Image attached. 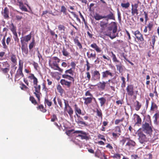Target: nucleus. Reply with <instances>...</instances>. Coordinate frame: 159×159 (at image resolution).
I'll return each instance as SVG.
<instances>
[{
	"label": "nucleus",
	"mask_w": 159,
	"mask_h": 159,
	"mask_svg": "<svg viewBox=\"0 0 159 159\" xmlns=\"http://www.w3.org/2000/svg\"><path fill=\"white\" fill-rule=\"evenodd\" d=\"M28 78L30 80H33V84L34 85V88L35 89V91L34 92V94L37 98L38 101H39L40 97L42 96V94L40 92L41 86L40 85H38V80L34 75L32 73L29 74Z\"/></svg>",
	"instance_id": "1"
},
{
	"label": "nucleus",
	"mask_w": 159,
	"mask_h": 159,
	"mask_svg": "<svg viewBox=\"0 0 159 159\" xmlns=\"http://www.w3.org/2000/svg\"><path fill=\"white\" fill-rule=\"evenodd\" d=\"M60 59L57 57H54L49 60L48 63L51 68L55 70H57L60 73H62L63 70L60 68L58 63L60 62Z\"/></svg>",
	"instance_id": "2"
},
{
	"label": "nucleus",
	"mask_w": 159,
	"mask_h": 159,
	"mask_svg": "<svg viewBox=\"0 0 159 159\" xmlns=\"http://www.w3.org/2000/svg\"><path fill=\"white\" fill-rule=\"evenodd\" d=\"M94 18L96 20H98L103 18L105 19L106 21H108L109 20H115V17L114 14L111 11L107 15L102 16L98 13H96L94 16Z\"/></svg>",
	"instance_id": "3"
},
{
	"label": "nucleus",
	"mask_w": 159,
	"mask_h": 159,
	"mask_svg": "<svg viewBox=\"0 0 159 159\" xmlns=\"http://www.w3.org/2000/svg\"><path fill=\"white\" fill-rule=\"evenodd\" d=\"M23 63L21 62L20 60L19 63V67L16 71L15 76V81H18L22 78L24 77V75L23 73Z\"/></svg>",
	"instance_id": "4"
},
{
	"label": "nucleus",
	"mask_w": 159,
	"mask_h": 159,
	"mask_svg": "<svg viewBox=\"0 0 159 159\" xmlns=\"http://www.w3.org/2000/svg\"><path fill=\"white\" fill-rule=\"evenodd\" d=\"M6 34L3 37L1 41L3 48L5 50L8 49V46L11 44L12 40V36L10 35L6 38Z\"/></svg>",
	"instance_id": "5"
},
{
	"label": "nucleus",
	"mask_w": 159,
	"mask_h": 159,
	"mask_svg": "<svg viewBox=\"0 0 159 159\" xmlns=\"http://www.w3.org/2000/svg\"><path fill=\"white\" fill-rule=\"evenodd\" d=\"M141 129L144 133L149 135L152 134L153 131L151 124L146 122L143 124Z\"/></svg>",
	"instance_id": "6"
},
{
	"label": "nucleus",
	"mask_w": 159,
	"mask_h": 159,
	"mask_svg": "<svg viewBox=\"0 0 159 159\" xmlns=\"http://www.w3.org/2000/svg\"><path fill=\"white\" fill-rule=\"evenodd\" d=\"M113 25H115L114 27L113 28L112 31H109L108 30L106 32L104 33L105 35L107 36L110 37L111 39H113L115 38L117 36L115 34L117 31V26L116 25V23L115 22H113Z\"/></svg>",
	"instance_id": "7"
},
{
	"label": "nucleus",
	"mask_w": 159,
	"mask_h": 159,
	"mask_svg": "<svg viewBox=\"0 0 159 159\" xmlns=\"http://www.w3.org/2000/svg\"><path fill=\"white\" fill-rule=\"evenodd\" d=\"M73 73L74 71L72 70V68H70L66 70L65 71V74L62 75V77L74 82V77L71 76L73 75Z\"/></svg>",
	"instance_id": "8"
},
{
	"label": "nucleus",
	"mask_w": 159,
	"mask_h": 159,
	"mask_svg": "<svg viewBox=\"0 0 159 159\" xmlns=\"http://www.w3.org/2000/svg\"><path fill=\"white\" fill-rule=\"evenodd\" d=\"M10 65L7 61L0 62V68L4 74L7 73L10 70Z\"/></svg>",
	"instance_id": "9"
},
{
	"label": "nucleus",
	"mask_w": 159,
	"mask_h": 159,
	"mask_svg": "<svg viewBox=\"0 0 159 159\" xmlns=\"http://www.w3.org/2000/svg\"><path fill=\"white\" fill-rule=\"evenodd\" d=\"M126 94L129 96H132L134 94V86L132 84L127 85L126 89Z\"/></svg>",
	"instance_id": "10"
},
{
	"label": "nucleus",
	"mask_w": 159,
	"mask_h": 159,
	"mask_svg": "<svg viewBox=\"0 0 159 159\" xmlns=\"http://www.w3.org/2000/svg\"><path fill=\"white\" fill-rule=\"evenodd\" d=\"M114 132L112 133V136L114 138H116L120 135L121 131L120 127L119 126H116L114 129Z\"/></svg>",
	"instance_id": "11"
},
{
	"label": "nucleus",
	"mask_w": 159,
	"mask_h": 159,
	"mask_svg": "<svg viewBox=\"0 0 159 159\" xmlns=\"http://www.w3.org/2000/svg\"><path fill=\"white\" fill-rule=\"evenodd\" d=\"M139 2V1H138L137 3L132 4L131 14L132 16H134L135 15H137L138 14L139 12L138 7Z\"/></svg>",
	"instance_id": "12"
},
{
	"label": "nucleus",
	"mask_w": 159,
	"mask_h": 159,
	"mask_svg": "<svg viewBox=\"0 0 159 159\" xmlns=\"http://www.w3.org/2000/svg\"><path fill=\"white\" fill-rule=\"evenodd\" d=\"M80 115H77V120L76 121L77 123L79 125H81V126H82L83 125L84 126H88V124L85 121H83V119L80 116Z\"/></svg>",
	"instance_id": "13"
},
{
	"label": "nucleus",
	"mask_w": 159,
	"mask_h": 159,
	"mask_svg": "<svg viewBox=\"0 0 159 159\" xmlns=\"http://www.w3.org/2000/svg\"><path fill=\"white\" fill-rule=\"evenodd\" d=\"M100 76V73L97 70L94 71L92 75V80L93 81L99 80Z\"/></svg>",
	"instance_id": "14"
},
{
	"label": "nucleus",
	"mask_w": 159,
	"mask_h": 159,
	"mask_svg": "<svg viewBox=\"0 0 159 159\" xmlns=\"http://www.w3.org/2000/svg\"><path fill=\"white\" fill-rule=\"evenodd\" d=\"M136 143L133 140L130 139L129 138L127 140L125 146L127 149L129 150L131 148H132L134 147L136 145Z\"/></svg>",
	"instance_id": "15"
},
{
	"label": "nucleus",
	"mask_w": 159,
	"mask_h": 159,
	"mask_svg": "<svg viewBox=\"0 0 159 159\" xmlns=\"http://www.w3.org/2000/svg\"><path fill=\"white\" fill-rule=\"evenodd\" d=\"M134 34L138 41L143 42L144 41L143 36L139 31L137 30L135 31Z\"/></svg>",
	"instance_id": "16"
},
{
	"label": "nucleus",
	"mask_w": 159,
	"mask_h": 159,
	"mask_svg": "<svg viewBox=\"0 0 159 159\" xmlns=\"http://www.w3.org/2000/svg\"><path fill=\"white\" fill-rule=\"evenodd\" d=\"M134 121L135 122V125L138 126L141 125L142 123V119L140 116L136 114H134Z\"/></svg>",
	"instance_id": "17"
},
{
	"label": "nucleus",
	"mask_w": 159,
	"mask_h": 159,
	"mask_svg": "<svg viewBox=\"0 0 159 159\" xmlns=\"http://www.w3.org/2000/svg\"><path fill=\"white\" fill-rule=\"evenodd\" d=\"M31 38V35L30 34L23 37L20 38V42L21 44H25V42H28L30 40Z\"/></svg>",
	"instance_id": "18"
},
{
	"label": "nucleus",
	"mask_w": 159,
	"mask_h": 159,
	"mask_svg": "<svg viewBox=\"0 0 159 159\" xmlns=\"http://www.w3.org/2000/svg\"><path fill=\"white\" fill-rule=\"evenodd\" d=\"M102 78H107L108 76H113V73L110 70H106L102 73Z\"/></svg>",
	"instance_id": "19"
},
{
	"label": "nucleus",
	"mask_w": 159,
	"mask_h": 159,
	"mask_svg": "<svg viewBox=\"0 0 159 159\" xmlns=\"http://www.w3.org/2000/svg\"><path fill=\"white\" fill-rule=\"evenodd\" d=\"M137 134L139 140L141 143H143L146 139V135L143 132L139 131H138Z\"/></svg>",
	"instance_id": "20"
},
{
	"label": "nucleus",
	"mask_w": 159,
	"mask_h": 159,
	"mask_svg": "<svg viewBox=\"0 0 159 159\" xmlns=\"http://www.w3.org/2000/svg\"><path fill=\"white\" fill-rule=\"evenodd\" d=\"M2 14L4 19H8L9 18V11L7 7H5L3 11L2 12Z\"/></svg>",
	"instance_id": "21"
},
{
	"label": "nucleus",
	"mask_w": 159,
	"mask_h": 159,
	"mask_svg": "<svg viewBox=\"0 0 159 159\" xmlns=\"http://www.w3.org/2000/svg\"><path fill=\"white\" fill-rule=\"evenodd\" d=\"M90 47L94 49L97 53H100L102 52V50L101 48L99 47L95 43H93L92 44L90 45Z\"/></svg>",
	"instance_id": "22"
},
{
	"label": "nucleus",
	"mask_w": 159,
	"mask_h": 159,
	"mask_svg": "<svg viewBox=\"0 0 159 159\" xmlns=\"http://www.w3.org/2000/svg\"><path fill=\"white\" fill-rule=\"evenodd\" d=\"M60 82L61 84L63 86H65L69 88L70 87L71 82L68 81L65 79H61Z\"/></svg>",
	"instance_id": "23"
},
{
	"label": "nucleus",
	"mask_w": 159,
	"mask_h": 159,
	"mask_svg": "<svg viewBox=\"0 0 159 159\" xmlns=\"http://www.w3.org/2000/svg\"><path fill=\"white\" fill-rule=\"evenodd\" d=\"M18 3L17 5L19 6V8L23 11L27 12L28 10L24 4L23 2L21 1H19L18 0Z\"/></svg>",
	"instance_id": "24"
},
{
	"label": "nucleus",
	"mask_w": 159,
	"mask_h": 159,
	"mask_svg": "<svg viewBox=\"0 0 159 159\" xmlns=\"http://www.w3.org/2000/svg\"><path fill=\"white\" fill-rule=\"evenodd\" d=\"M74 111L76 115H84V113H82V111L81 109L78 107L76 104H75L74 105Z\"/></svg>",
	"instance_id": "25"
},
{
	"label": "nucleus",
	"mask_w": 159,
	"mask_h": 159,
	"mask_svg": "<svg viewBox=\"0 0 159 159\" xmlns=\"http://www.w3.org/2000/svg\"><path fill=\"white\" fill-rule=\"evenodd\" d=\"M61 52L62 55L64 56L67 57H70V53L69 52L67 49L65 48V47H63L61 50Z\"/></svg>",
	"instance_id": "26"
},
{
	"label": "nucleus",
	"mask_w": 159,
	"mask_h": 159,
	"mask_svg": "<svg viewBox=\"0 0 159 159\" xmlns=\"http://www.w3.org/2000/svg\"><path fill=\"white\" fill-rule=\"evenodd\" d=\"M106 83L105 81L100 82L97 84L98 89L102 90H104L105 89Z\"/></svg>",
	"instance_id": "27"
},
{
	"label": "nucleus",
	"mask_w": 159,
	"mask_h": 159,
	"mask_svg": "<svg viewBox=\"0 0 159 159\" xmlns=\"http://www.w3.org/2000/svg\"><path fill=\"white\" fill-rule=\"evenodd\" d=\"M117 70L120 73H122L124 70L125 67L123 65L120 63L119 65H116Z\"/></svg>",
	"instance_id": "28"
},
{
	"label": "nucleus",
	"mask_w": 159,
	"mask_h": 159,
	"mask_svg": "<svg viewBox=\"0 0 159 159\" xmlns=\"http://www.w3.org/2000/svg\"><path fill=\"white\" fill-rule=\"evenodd\" d=\"M21 44V49L22 52L27 55L28 53V50L27 45H25V44Z\"/></svg>",
	"instance_id": "29"
},
{
	"label": "nucleus",
	"mask_w": 159,
	"mask_h": 159,
	"mask_svg": "<svg viewBox=\"0 0 159 159\" xmlns=\"http://www.w3.org/2000/svg\"><path fill=\"white\" fill-rule=\"evenodd\" d=\"M83 98L84 100V103L86 105L91 103L93 100V97H83Z\"/></svg>",
	"instance_id": "30"
},
{
	"label": "nucleus",
	"mask_w": 159,
	"mask_h": 159,
	"mask_svg": "<svg viewBox=\"0 0 159 159\" xmlns=\"http://www.w3.org/2000/svg\"><path fill=\"white\" fill-rule=\"evenodd\" d=\"M9 29L12 32L13 34L17 33L16 27L12 23L9 25Z\"/></svg>",
	"instance_id": "31"
},
{
	"label": "nucleus",
	"mask_w": 159,
	"mask_h": 159,
	"mask_svg": "<svg viewBox=\"0 0 159 159\" xmlns=\"http://www.w3.org/2000/svg\"><path fill=\"white\" fill-rule=\"evenodd\" d=\"M158 109V106H157L156 103L153 101L151 102V105L150 108V111H154L157 110Z\"/></svg>",
	"instance_id": "32"
},
{
	"label": "nucleus",
	"mask_w": 159,
	"mask_h": 159,
	"mask_svg": "<svg viewBox=\"0 0 159 159\" xmlns=\"http://www.w3.org/2000/svg\"><path fill=\"white\" fill-rule=\"evenodd\" d=\"M66 29V27L63 24H59L58 26V29L61 33H64Z\"/></svg>",
	"instance_id": "33"
},
{
	"label": "nucleus",
	"mask_w": 159,
	"mask_h": 159,
	"mask_svg": "<svg viewBox=\"0 0 159 159\" xmlns=\"http://www.w3.org/2000/svg\"><path fill=\"white\" fill-rule=\"evenodd\" d=\"M37 109L38 110H39L43 113H45L47 111V110L44 107V106L42 104H40L38 105L36 107Z\"/></svg>",
	"instance_id": "34"
},
{
	"label": "nucleus",
	"mask_w": 159,
	"mask_h": 159,
	"mask_svg": "<svg viewBox=\"0 0 159 159\" xmlns=\"http://www.w3.org/2000/svg\"><path fill=\"white\" fill-rule=\"evenodd\" d=\"M110 53L111 54V57L112 58L113 61L114 62H119V61L117 59L116 55L112 51Z\"/></svg>",
	"instance_id": "35"
},
{
	"label": "nucleus",
	"mask_w": 159,
	"mask_h": 159,
	"mask_svg": "<svg viewBox=\"0 0 159 159\" xmlns=\"http://www.w3.org/2000/svg\"><path fill=\"white\" fill-rule=\"evenodd\" d=\"M98 100L100 102L101 107L104 106L106 102V98L103 97L98 98Z\"/></svg>",
	"instance_id": "36"
},
{
	"label": "nucleus",
	"mask_w": 159,
	"mask_h": 159,
	"mask_svg": "<svg viewBox=\"0 0 159 159\" xmlns=\"http://www.w3.org/2000/svg\"><path fill=\"white\" fill-rule=\"evenodd\" d=\"M96 112L97 113V116L99 118H100L101 119H102V113L101 110L100 109H98V108H96Z\"/></svg>",
	"instance_id": "37"
},
{
	"label": "nucleus",
	"mask_w": 159,
	"mask_h": 159,
	"mask_svg": "<svg viewBox=\"0 0 159 159\" xmlns=\"http://www.w3.org/2000/svg\"><path fill=\"white\" fill-rule=\"evenodd\" d=\"M44 103L45 104H46L49 107L51 106L52 104V102L49 101L48 97H45Z\"/></svg>",
	"instance_id": "38"
},
{
	"label": "nucleus",
	"mask_w": 159,
	"mask_h": 159,
	"mask_svg": "<svg viewBox=\"0 0 159 159\" xmlns=\"http://www.w3.org/2000/svg\"><path fill=\"white\" fill-rule=\"evenodd\" d=\"M11 62L14 64L16 65L17 63V59L15 55L12 54L11 57Z\"/></svg>",
	"instance_id": "39"
},
{
	"label": "nucleus",
	"mask_w": 159,
	"mask_h": 159,
	"mask_svg": "<svg viewBox=\"0 0 159 159\" xmlns=\"http://www.w3.org/2000/svg\"><path fill=\"white\" fill-rule=\"evenodd\" d=\"M57 89L58 91L60 93V95H61L64 91V90L62 88L61 86L60 85H58Z\"/></svg>",
	"instance_id": "40"
},
{
	"label": "nucleus",
	"mask_w": 159,
	"mask_h": 159,
	"mask_svg": "<svg viewBox=\"0 0 159 159\" xmlns=\"http://www.w3.org/2000/svg\"><path fill=\"white\" fill-rule=\"evenodd\" d=\"M136 104L135 106V110L137 111H139L142 106L141 104L138 101H136Z\"/></svg>",
	"instance_id": "41"
},
{
	"label": "nucleus",
	"mask_w": 159,
	"mask_h": 159,
	"mask_svg": "<svg viewBox=\"0 0 159 159\" xmlns=\"http://www.w3.org/2000/svg\"><path fill=\"white\" fill-rule=\"evenodd\" d=\"M83 135L79 134L78 135V136L80 137L81 139H86L88 140L89 139V138L87 135V133L85 132V134H82Z\"/></svg>",
	"instance_id": "42"
},
{
	"label": "nucleus",
	"mask_w": 159,
	"mask_h": 159,
	"mask_svg": "<svg viewBox=\"0 0 159 159\" xmlns=\"http://www.w3.org/2000/svg\"><path fill=\"white\" fill-rule=\"evenodd\" d=\"M154 25L153 22L152 21L150 22L148 25L146 26L148 28V31H151L153 28Z\"/></svg>",
	"instance_id": "43"
},
{
	"label": "nucleus",
	"mask_w": 159,
	"mask_h": 159,
	"mask_svg": "<svg viewBox=\"0 0 159 159\" xmlns=\"http://www.w3.org/2000/svg\"><path fill=\"white\" fill-rule=\"evenodd\" d=\"M30 100L31 102V103L34 105L37 104V102L35 100V98L32 96L30 97Z\"/></svg>",
	"instance_id": "44"
},
{
	"label": "nucleus",
	"mask_w": 159,
	"mask_h": 159,
	"mask_svg": "<svg viewBox=\"0 0 159 159\" xmlns=\"http://www.w3.org/2000/svg\"><path fill=\"white\" fill-rule=\"evenodd\" d=\"M121 80L122 82L121 84V87L122 88H125L126 86L125 79L123 76L121 77Z\"/></svg>",
	"instance_id": "45"
},
{
	"label": "nucleus",
	"mask_w": 159,
	"mask_h": 159,
	"mask_svg": "<svg viewBox=\"0 0 159 159\" xmlns=\"http://www.w3.org/2000/svg\"><path fill=\"white\" fill-rule=\"evenodd\" d=\"M35 43L34 38L32 39V42L29 45V48L30 49H32L34 46H35Z\"/></svg>",
	"instance_id": "46"
},
{
	"label": "nucleus",
	"mask_w": 159,
	"mask_h": 159,
	"mask_svg": "<svg viewBox=\"0 0 159 159\" xmlns=\"http://www.w3.org/2000/svg\"><path fill=\"white\" fill-rule=\"evenodd\" d=\"M64 103L65 104V107L64 109V111H66L67 108L70 107L69 106L68 103V102L65 99H64Z\"/></svg>",
	"instance_id": "47"
},
{
	"label": "nucleus",
	"mask_w": 159,
	"mask_h": 159,
	"mask_svg": "<svg viewBox=\"0 0 159 159\" xmlns=\"http://www.w3.org/2000/svg\"><path fill=\"white\" fill-rule=\"evenodd\" d=\"M128 139L129 138L123 137L122 139L120 140V143L123 146L124 145L125 142L127 141Z\"/></svg>",
	"instance_id": "48"
},
{
	"label": "nucleus",
	"mask_w": 159,
	"mask_h": 159,
	"mask_svg": "<svg viewBox=\"0 0 159 159\" xmlns=\"http://www.w3.org/2000/svg\"><path fill=\"white\" fill-rule=\"evenodd\" d=\"M130 5L129 3L128 2L126 3H121V6L123 8H127L129 7Z\"/></svg>",
	"instance_id": "49"
},
{
	"label": "nucleus",
	"mask_w": 159,
	"mask_h": 159,
	"mask_svg": "<svg viewBox=\"0 0 159 159\" xmlns=\"http://www.w3.org/2000/svg\"><path fill=\"white\" fill-rule=\"evenodd\" d=\"M66 111H67L68 114L70 116H72L73 113V111L72 109V108L71 107H69L68 108V109H67V110Z\"/></svg>",
	"instance_id": "50"
},
{
	"label": "nucleus",
	"mask_w": 159,
	"mask_h": 159,
	"mask_svg": "<svg viewBox=\"0 0 159 159\" xmlns=\"http://www.w3.org/2000/svg\"><path fill=\"white\" fill-rule=\"evenodd\" d=\"M66 11L67 9L66 7L64 6H62L61 7V12H63L64 14L66 15Z\"/></svg>",
	"instance_id": "51"
},
{
	"label": "nucleus",
	"mask_w": 159,
	"mask_h": 159,
	"mask_svg": "<svg viewBox=\"0 0 159 159\" xmlns=\"http://www.w3.org/2000/svg\"><path fill=\"white\" fill-rule=\"evenodd\" d=\"M156 36L155 35H153L152 37V44L151 45V46L154 48V46L155 44V43L156 41Z\"/></svg>",
	"instance_id": "52"
},
{
	"label": "nucleus",
	"mask_w": 159,
	"mask_h": 159,
	"mask_svg": "<svg viewBox=\"0 0 159 159\" xmlns=\"http://www.w3.org/2000/svg\"><path fill=\"white\" fill-rule=\"evenodd\" d=\"M97 137L98 139L102 140L105 141H106V139L105 138V136L103 135L99 134L98 135Z\"/></svg>",
	"instance_id": "53"
},
{
	"label": "nucleus",
	"mask_w": 159,
	"mask_h": 159,
	"mask_svg": "<svg viewBox=\"0 0 159 159\" xmlns=\"http://www.w3.org/2000/svg\"><path fill=\"white\" fill-rule=\"evenodd\" d=\"M58 119L55 114H53L51 117V121L52 122H54L56 120H57Z\"/></svg>",
	"instance_id": "54"
},
{
	"label": "nucleus",
	"mask_w": 159,
	"mask_h": 159,
	"mask_svg": "<svg viewBox=\"0 0 159 159\" xmlns=\"http://www.w3.org/2000/svg\"><path fill=\"white\" fill-rule=\"evenodd\" d=\"M121 155H122V154H120L119 153H116L114 154L113 156H112V157L113 158L120 159L121 158Z\"/></svg>",
	"instance_id": "55"
},
{
	"label": "nucleus",
	"mask_w": 159,
	"mask_h": 159,
	"mask_svg": "<svg viewBox=\"0 0 159 159\" xmlns=\"http://www.w3.org/2000/svg\"><path fill=\"white\" fill-rule=\"evenodd\" d=\"M13 34L14 36V41L16 42H17V43H19V39L18 37V35L17 33H15Z\"/></svg>",
	"instance_id": "56"
},
{
	"label": "nucleus",
	"mask_w": 159,
	"mask_h": 159,
	"mask_svg": "<svg viewBox=\"0 0 159 159\" xmlns=\"http://www.w3.org/2000/svg\"><path fill=\"white\" fill-rule=\"evenodd\" d=\"M85 95L86 96H89V97H93V95L90 93V90L87 91L85 93Z\"/></svg>",
	"instance_id": "57"
},
{
	"label": "nucleus",
	"mask_w": 159,
	"mask_h": 159,
	"mask_svg": "<svg viewBox=\"0 0 159 159\" xmlns=\"http://www.w3.org/2000/svg\"><path fill=\"white\" fill-rule=\"evenodd\" d=\"M86 76L85 77V78L86 80H88V81H89L90 80L91 78V75L89 72L88 71L87 72H86Z\"/></svg>",
	"instance_id": "58"
},
{
	"label": "nucleus",
	"mask_w": 159,
	"mask_h": 159,
	"mask_svg": "<svg viewBox=\"0 0 159 159\" xmlns=\"http://www.w3.org/2000/svg\"><path fill=\"white\" fill-rule=\"evenodd\" d=\"M86 64L85 65L87 67V68H86V70L88 71L90 69L91 67V66H90V64L88 60H86Z\"/></svg>",
	"instance_id": "59"
},
{
	"label": "nucleus",
	"mask_w": 159,
	"mask_h": 159,
	"mask_svg": "<svg viewBox=\"0 0 159 159\" xmlns=\"http://www.w3.org/2000/svg\"><path fill=\"white\" fill-rule=\"evenodd\" d=\"M57 100L58 103V104H59L60 107H62L63 104L62 103V102L61 99L60 98H57Z\"/></svg>",
	"instance_id": "60"
},
{
	"label": "nucleus",
	"mask_w": 159,
	"mask_h": 159,
	"mask_svg": "<svg viewBox=\"0 0 159 159\" xmlns=\"http://www.w3.org/2000/svg\"><path fill=\"white\" fill-rule=\"evenodd\" d=\"M150 79V76L149 75H148L146 76V80H147V81L146 82V84L147 85H148L150 82V80H148Z\"/></svg>",
	"instance_id": "61"
},
{
	"label": "nucleus",
	"mask_w": 159,
	"mask_h": 159,
	"mask_svg": "<svg viewBox=\"0 0 159 159\" xmlns=\"http://www.w3.org/2000/svg\"><path fill=\"white\" fill-rule=\"evenodd\" d=\"M143 13H144V16H145V22H146L149 19L148 18V14L145 11H144Z\"/></svg>",
	"instance_id": "62"
},
{
	"label": "nucleus",
	"mask_w": 159,
	"mask_h": 159,
	"mask_svg": "<svg viewBox=\"0 0 159 159\" xmlns=\"http://www.w3.org/2000/svg\"><path fill=\"white\" fill-rule=\"evenodd\" d=\"M92 57H93L94 58H95L96 57V54L95 52L94 53H91L89 55V56L88 57V58H91Z\"/></svg>",
	"instance_id": "63"
},
{
	"label": "nucleus",
	"mask_w": 159,
	"mask_h": 159,
	"mask_svg": "<svg viewBox=\"0 0 159 159\" xmlns=\"http://www.w3.org/2000/svg\"><path fill=\"white\" fill-rule=\"evenodd\" d=\"M74 131L73 129L68 130L66 131V134L68 136H70L71 133Z\"/></svg>",
	"instance_id": "64"
}]
</instances>
